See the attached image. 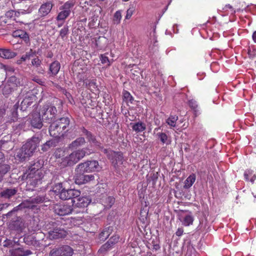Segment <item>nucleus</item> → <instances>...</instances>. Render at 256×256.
<instances>
[{"label":"nucleus","instance_id":"1","mask_svg":"<svg viewBox=\"0 0 256 256\" xmlns=\"http://www.w3.org/2000/svg\"><path fill=\"white\" fill-rule=\"evenodd\" d=\"M41 140L38 136H34L18 150L15 155V158L20 162L26 160L32 156L40 143Z\"/></svg>","mask_w":256,"mask_h":256},{"label":"nucleus","instance_id":"2","mask_svg":"<svg viewBox=\"0 0 256 256\" xmlns=\"http://www.w3.org/2000/svg\"><path fill=\"white\" fill-rule=\"evenodd\" d=\"M70 124L68 118H62L52 122L49 128V132L52 136L60 138L64 136L68 131V127Z\"/></svg>","mask_w":256,"mask_h":256},{"label":"nucleus","instance_id":"3","mask_svg":"<svg viewBox=\"0 0 256 256\" xmlns=\"http://www.w3.org/2000/svg\"><path fill=\"white\" fill-rule=\"evenodd\" d=\"M86 150L87 148H84L73 152L70 154L62 159V165L66 166L74 164L86 156Z\"/></svg>","mask_w":256,"mask_h":256},{"label":"nucleus","instance_id":"4","mask_svg":"<svg viewBox=\"0 0 256 256\" xmlns=\"http://www.w3.org/2000/svg\"><path fill=\"white\" fill-rule=\"evenodd\" d=\"M102 168L97 160H87L80 164L78 166V172H98Z\"/></svg>","mask_w":256,"mask_h":256},{"label":"nucleus","instance_id":"5","mask_svg":"<svg viewBox=\"0 0 256 256\" xmlns=\"http://www.w3.org/2000/svg\"><path fill=\"white\" fill-rule=\"evenodd\" d=\"M76 2L74 0H70L64 2L60 7V12L56 16L58 21H64L68 18Z\"/></svg>","mask_w":256,"mask_h":256},{"label":"nucleus","instance_id":"6","mask_svg":"<svg viewBox=\"0 0 256 256\" xmlns=\"http://www.w3.org/2000/svg\"><path fill=\"white\" fill-rule=\"evenodd\" d=\"M57 112L56 108L50 103L46 104L41 108L40 114L44 120L51 122L54 118Z\"/></svg>","mask_w":256,"mask_h":256},{"label":"nucleus","instance_id":"7","mask_svg":"<svg viewBox=\"0 0 256 256\" xmlns=\"http://www.w3.org/2000/svg\"><path fill=\"white\" fill-rule=\"evenodd\" d=\"M39 160L32 165L27 172V178L34 179V180H38L42 178V173L40 169L42 167Z\"/></svg>","mask_w":256,"mask_h":256},{"label":"nucleus","instance_id":"8","mask_svg":"<svg viewBox=\"0 0 256 256\" xmlns=\"http://www.w3.org/2000/svg\"><path fill=\"white\" fill-rule=\"evenodd\" d=\"M104 151L108 154V158L112 161L114 167L118 166L123 164L124 157L122 152L106 150H104Z\"/></svg>","mask_w":256,"mask_h":256},{"label":"nucleus","instance_id":"9","mask_svg":"<svg viewBox=\"0 0 256 256\" xmlns=\"http://www.w3.org/2000/svg\"><path fill=\"white\" fill-rule=\"evenodd\" d=\"M91 200L86 196H78L74 197L72 200V208L74 210L76 208H84L86 207ZM75 211V210H74Z\"/></svg>","mask_w":256,"mask_h":256},{"label":"nucleus","instance_id":"10","mask_svg":"<svg viewBox=\"0 0 256 256\" xmlns=\"http://www.w3.org/2000/svg\"><path fill=\"white\" fill-rule=\"evenodd\" d=\"M54 212L59 216H65L74 212L72 206L66 204H56L54 208Z\"/></svg>","mask_w":256,"mask_h":256},{"label":"nucleus","instance_id":"11","mask_svg":"<svg viewBox=\"0 0 256 256\" xmlns=\"http://www.w3.org/2000/svg\"><path fill=\"white\" fill-rule=\"evenodd\" d=\"M80 192L78 190L75 189H66L64 188L63 190L60 194L59 197L60 199L63 200L72 199L74 197H77L80 195Z\"/></svg>","mask_w":256,"mask_h":256},{"label":"nucleus","instance_id":"12","mask_svg":"<svg viewBox=\"0 0 256 256\" xmlns=\"http://www.w3.org/2000/svg\"><path fill=\"white\" fill-rule=\"evenodd\" d=\"M30 123L32 126L36 128L40 129L42 126V120L40 113L34 112L30 116Z\"/></svg>","mask_w":256,"mask_h":256},{"label":"nucleus","instance_id":"13","mask_svg":"<svg viewBox=\"0 0 256 256\" xmlns=\"http://www.w3.org/2000/svg\"><path fill=\"white\" fill-rule=\"evenodd\" d=\"M34 98L35 96L31 92H28L20 103L21 110H26V108L32 103Z\"/></svg>","mask_w":256,"mask_h":256},{"label":"nucleus","instance_id":"14","mask_svg":"<svg viewBox=\"0 0 256 256\" xmlns=\"http://www.w3.org/2000/svg\"><path fill=\"white\" fill-rule=\"evenodd\" d=\"M10 256H28L32 254L30 250H24L23 248L16 246L15 248L10 250Z\"/></svg>","mask_w":256,"mask_h":256},{"label":"nucleus","instance_id":"15","mask_svg":"<svg viewBox=\"0 0 256 256\" xmlns=\"http://www.w3.org/2000/svg\"><path fill=\"white\" fill-rule=\"evenodd\" d=\"M66 235V231L60 228H55L48 232V237L51 240L64 238Z\"/></svg>","mask_w":256,"mask_h":256},{"label":"nucleus","instance_id":"16","mask_svg":"<svg viewBox=\"0 0 256 256\" xmlns=\"http://www.w3.org/2000/svg\"><path fill=\"white\" fill-rule=\"evenodd\" d=\"M53 6L52 2L48 1L43 4L40 7L38 12L41 16H46L48 14Z\"/></svg>","mask_w":256,"mask_h":256},{"label":"nucleus","instance_id":"17","mask_svg":"<svg viewBox=\"0 0 256 256\" xmlns=\"http://www.w3.org/2000/svg\"><path fill=\"white\" fill-rule=\"evenodd\" d=\"M24 226V223L21 218H17L16 220L12 222L9 224V228L12 230L21 231Z\"/></svg>","mask_w":256,"mask_h":256},{"label":"nucleus","instance_id":"18","mask_svg":"<svg viewBox=\"0 0 256 256\" xmlns=\"http://www.w3.org/2000/svg\"><path fill=\"white\" fill-rule=\"evenodd\" d=\"M12 36L14 38H20L26 44H28L30 41L28 34L22 30H18L14 31L12 32Z\"/></svg>","mask_w":256,"mask_h":256},{"label":"nucleus","instance_id":"19","mask_svg":"<svg viewBox=\"0 0 256 256\" xmlns=\"http://www.w3.org/2000/svg\"><path fill=\"white\" fill-rule=\"evenodd\" d=\"M100 202L106 208H110L114 202V198L112 196L104 195L100 200Z\"/></svg>","mask_w":256,"mask_h":256},{"label":"nucleus","instance_id":"20","mask_svg":"<svg viewBox=\"0 0 256 256\" xmlns=\"http://www.w3.org/2000/svg\"><path fill=\"white\" fill-rule=\"evenodd\" d=\"M86 143L85 139L82 137H80L72 141L69 145L68 148L72 150L76 149L78 148L83 146Z\"/></svg>","mask_w":256,"mask_h":256},{"label":"nucleus","instance_id":"21","mask_svg":"<svg viewBox=\"0 0 256 256\" xmlns=\"http://www.w3.org/2000/svg\"><path fill=\"white\" fill-rule=\"evenodd\" d=\"M60 68V63L58 61L52 62L49 68V74L54 76L58 74Z\"/></svg>","mask_w":256,"mask_h":256},{"label":"nucleus","instance_id":"22","mask_svg":"<svg viewBox=\"0 0 256 256\" xmlns=\"http://www.w3.org/2000/svg\"><path fill=\"white\" fill-rule=\"evenodd\" d=\"M16 56L14 52H12L8 49H0V57L9 59L14 58Z\"/></svg>","mask_w":256,"mask_h":256},{"label":"nucleus","instance_id":"23","mask_svg":"<svg viewBox=\"0 0 256 256\" xmlns=\"http://www.w3.org/2000/svg\"><path fill=\"white\" fill-rule=\"evenodd\" d=\"M132 130L136 132H140L146 128V125L142 122H138L134 124H130Z\"/></svg>","mask_w":256,"mask_h":256},{"label":"nucleus","instance_id":"24","mask_svg":"<svg viewBox=\"0 0 256 256\" xmlns=\"http://www.w3.org/2000/svg\"><path fill=\"white\" fill-rule=\"evenodd\" d=\"M17 190L16 188H7L0 192V196L4 198H10L16 194Z\"/></svg>","mask_w":256,"mask_h":256},{"label":"nucleus","instance_id":"25","mask_svg":"<svg viewBox=\"0 0 256 256\" xmlns=\"http://www.w3.org/2000/svg\"><path fill=\"white\" fill-rule=\"evenodd\" d=\"M194 220V218L193 216L192 215L191 212H189L188 214H186L183 220H182V224L186 226H188L192 224Z\"/></svg>","mask_w":256,"mask_h":256},{"label":"nucleus","instance_id":"26","mask_svg":"<svg viewBox=\"0 0 256 256\" xmlns=\"http://www.w3.org/2000/svg\"><path fill=\"white\" fill-rule=\"evenodd\" d=\"M112 228L108 226L105 228L99 234V238L101 240H105L112 232Z\"/></svg>","mask_w":256,"mask_h":256},{"label":"nucleus","instance_id":"27","mask_svg":"<svg viewBox=\"0 0 256 256\" xmlns=\"http://www.w3.org/2000/svg\"><path fill=\"white\" fill-rule=\"evenodd\" d=\"M196 180V176L194 174H192L188 176L184 181V188H189L194 184Z\"/></svg>","mask_w":256,"mask_h":256},{"label":"nucleus","instance_id":"28","mask_svg":"<svg viewBox=\"0 0 256 256\" xmlns=\"http://www.w3.org/2000/svg\"><path fill=\"white\" fill-rule=\"evenodd\" d=\"M61 256H72L73 250L68 246H64L60 248Z\"/></svg>","mask_w":256,"mask_h":256},{"label":"nucleus","instance_id":"29","mask_svg":"<svg viewBox=\"0 0 256 256\" xmlns=\"http://www.w3.org/2000/svg\"><path fill=\"white\" fill-rule=\"evenodd\" d=\"M120 238V236L116 234L111 237L108 241L104 245H103L102 248H108L109 246H112L118 242Z\"/></svg>","mask_w":256,"mask_h":256},{"label":"nucleus","instance_id":"30","mask_svg":"<svg viewBox=\"0 0 256 256\" xmlns=\"http://www.w3.org/2000/svg\"><path fill=\"white\" fill-rule=\"evenodd\" d=\"M14 88L20 85V80L15 76H10L7 82Z\"/></svg>","mask_w":256,"mask_h":256},{"label":"nucleus","instance_id":"31","mask_svg":"<svg viewBox=\"0 0 256 256\" xmlns=\"http://www.w3.org/2000/svg\"><path fill=\"white\" fill-rule=\"evenodd\" d=\"M34 206V199H32L31 200H24L20 204H19L18 207V208H32Z\"/></svg>","mask_w":256,"mask_h":256},{"label":"nucleus","instance_id":"32","mask_svg":"<svg viewBox=\"0 0 256 256\" xmlns=\"http://www.w3.org/2000/svg\"><path fill=\"white\" fill-rule=\"evenodd\" d=\"M3 246L6 248H14L16 246H18L19 244L13 240L10 239H6L2 242Z\"/></svg>","mask_w":256,"mask_h":256},{"label":"nucleus","instance_id":"33","mask_svg":"<svg viewBox=\"0 0 256 256\" xmlns=\"http://www.w3.org/2000/svg\"><path fill=\"white\" fill-rule=\"evenodd\" d=\"M84 84L88 88L90 89L92 91L96 90L97 88L96 82L94 80H86L84 81Z\"/></svg>","mask_w":256,"mask_h":256},{"label":"nucleus","instance_id":"34","mask_svg":"<svg viewBox=\"0 0 256 256\" xmlns=\"http://www.w3.org/2000/svg\"><path fill=\"white\" fill-rule=\"evenodd\" d=\"M80 172L76 174L74 176V182L78 185L82 184L84 183V174Z\"/></svg>","mask_w":256,"mask_h":256},{"label":"nucleus","instance_id":"35","mask_svg":"<svg viewBox=\"0 0 256 256\" xmlns=\"http://www.w3.org/2000/svg\"><path fill=\"white\" fill-rule=\"evenodd\" d=\"M157 136L163 144H170V141L168 140V136L164 132H158L156 134Z\"/></svg>","mask_w":256,"mask_h":256},{"label":"nucleus","instance_id":"36","mask_svg":"<svg viewBox=\"0 0 256 256\" xmlns=\"http://www.w3.org/2000/svg\"><path fill=\"white\" fill-rule=\"evenodd\" d=\"M56 142L54 140H50L47 141L42 146V150L44 152L47 151L50 147L56 146Z\"/></svg>","mask_w":256,"mask_h":256},{"label":"nucleus","instance_id":"37","mask_svg":"<svg viewBox=\"0 0 256 256\" xmlns=\"http://www.w3.org/2000/svg\"><path fill=\"white\" fill-rule=\"evenodd\" d=\"M82 132L86 136V138L90 142H92L94 144H95L96 145L98 146H99L98 142H96L94 137L92 134L90 132H89L86 129H84Z\"/></svg>","mask_w":256,"mask_h":256},{"label":"nucleus","instance_id":"38","mask_svg":"<svg viewBox=\"0 0 256 256\" xmlns=\"http://www.w3.org/2000/svg\"><path fill=\"white\" fill-rule=\"evenodd\" d=\"M15 88L12 87L10 84L6 82L3 88H2V94L6 96L10 94L12 90H14Z\"/></svg>","mask_w":256,"mask_h":256},{"label":"nucleus","instance_id":"39","mask_svg":"<svg viewBox=\"0 0 256 256\" xmlns=\"http://www.w3.org/2000/svg\"><path fill=\"white\" fill-rule=\"evenodd\" d=\"M178 120V116H170L167 120L166 123L172 127H175L176 122Z\"/></svg>","mask_w":256,"mask_h":256},{"label":"nucleus","instance_id":"40","mask_svg":"<svg viewBox=\"0 0 256 256\" xmlns=\"http://www.w3.org/2000/svg\"><path fill=\"white\" fill-rule=\"evenodd\" d=\"M123 100L127 104H132L134 98L129 92L124 91L123 92Z\"/></svg>","mask_w":256,"mask_h":256},{"label":"nucleus","instance_id":"41","mask_svg":"<svg viewBox=\"0 0 256 256\" xmlns=\"http://www.w3.org/2000/svg\"><path fill=\"white\" fill-rule=\"evenodd\" d=\"M64 188H63L62 184V182H59L56 184L52 188V190L56 194L60 196V194L63 190Z\"/></svg>","mask_w":256,"mask_h":256},{"label":"nucleus","instance_id":"42","mask_svg":"<svg viewBox=\"0 0 256 256\" xmlns=\"http://www.w3.org/2000/svg\"><path fill=\"white\" fill-rule=\"evenodd\" d=\"M122 19V14L120 11H116L114 16L113 23L115 24H118L120 23Z\"/></svg>","mask_w":256,"mask_h":256},{"label":"nucleus","instance_id":"43","mask_svg":"<svg viewBox=\"0 0 256 256\" xmlns=\"http://www.w3.org/2000/svg\"><path fill=\"white\" fill-rule=\"evenodd\" d=\"M100 58L101 62L103 64H106V66H108L110 65V62L108 57L106 56L105 54H100Z\"/></svg>","mask_w":256,"mask_h":256},{"label":"nucleus","instance_id":"44","mask_svg":"<svg viewBox=\"0 0 256 256\" xmlns=\"http://www.w3.org/2000/svg\"><path fill=\"white\" fill-rule=\"evenodd\" d=\"M42 61L38 58H33L32 60V65L36 68L40 67Z\"/></svg>","mask_w":256,"mask_h":256},{"label":"nucleus","instance_id":"45","mask_svg":"<svg viewBox=\"0 0 256 256\" xmlns=\"http://www.w3.org/2000/svg\"><path fill=\"white\" fill-rule=\"evenodd\" d=\"M62 253L60 252V248H53L50 253V256H61Z\"/></svg>","mask_w":256,"mask_h":256},{"label":"nucleus","instance_id":"46","mask_svg":"<svg viewBox=\"0 0 256 256\" xmlns=\"http://www.w3.org/2000/svg\"><path fill=\"white\" fill-rule=\"evenodd\" d=\"M134 10L133 8H130L126 11V16H125L126 19H130L132 14H134Z\"/></svg>","mask_w":256,"mask_h":256},{"label":"nucleus","instance_id":"47","mask_svg":"<svg viewBox=\"0 0 256 256\" xmlns=\"http://www.w3.org/2000/svg\"><path fill=\"white\" fill-rule=\"evenodd\" d=\"M94 180V174H84V183L90 182Z\"/></svg>","mask_w":256,"mask_h":256},{"label":"nucleus","instance_id":"48","mask_svg":"<svg viewBox=\"0 0 256 256\" xmlns=\"http://www.w3.org/2000/svg\"><path fill=\"white\" fill-rule=\"evenodd\" d=\"M68 26H64L61 30H60V36L63 38H64L68 33Z\"/></svg>","mask_w":256,"mask_h":256},{"label":"nucleus","instance_id":"49","mask_svg":"<svg viewBox=\"0 0 256 256\" xmlns=\"http://www.w3.org/2000/svg\"><path fill=\"white\" fill-rule=\"evenodd\" d=\"M9 111L8 109H6L4 108H0V121L2 120L4 118V116L6 114H8Z\"/></svg>","mask_w":256,"mask_h":256},{"label":"nucleus","instance_id":"50","mask_svg":"<svg viewBox=\"0 0 256 256\" xmlns=\"http://www.w3.org/2000/svg\"><path fill=\"white\" fill-rule=\"evenodd\" d=\"M30 59V54H24L22 55L21 58H20V59L18 60V64H22V62H24L26 61V60H28Z\"/></svg>","mask_w":256,"mask_h":256},{"label":"nucleus","instance_id":"51","mask_svg":"<svg viewBox=\"0 0 256 256\" xmlns=\"http://www.w3.org/2000/svg\"><path fill=\"white\" fill-rule=\"evenodd\" d=\"M188 104L194 110L196 109L198 106L196 102L194 100H190Z\"/></svg>","mask_w":256,"mask_h":256},{"label":"nucleus","instance_id":"52","mask_svg":"<svg viewBox=\"0 0 256 256\" xmlns=\"http://www.w3.org/2000/svg\"><path fill=\"white\" fill-rule=\"evenodd\" d=\"M252 171L250 170H248L245 171V172L244 173V179L246 181L250 180L248 176H249V175H251L252 174Z\"/></svg>","mask_w":256,"mask_h":256},{"label":"nucleus","instance_id":"53","mask_svg":"<svg viewBox=\"0 0 256 256\" xmlns=\"http://www.w3.org/2000/svg\"><path fill=\"white\" fill-rule=\"evenodd\" d=\"M32 80H34V82H36L37 83L39 84H41V85H42L44 83V82L42 80H41L40 78L38 76H34L33 78H32Z\"/></svg>","mask_w":256,"mask_h":256},{"label":"nucleus","instance_id":"54","mask_svg":"<svg viewBox=\"0 0 256 256\" xmlns=\"http://www.w3.org/2000/svg\"><path fill=\"white\" fill-rule=\"evenodd\" d=\"M183 232H184L183 228H178L176 232V234L178 236H180L183 234Z\"/></svg>","mask_w":256,"mask_h":256},{"label":"nucleus","instance_id":"55","mask_svg":"<svg viewBox=\"0 0 256 256\" xmlns=\"http://www.w3.org/2000/svg\"><path fill=\"white\" fill-rule=\"evenodd\" d=\"M64 151L61 149H58L55 152L56 156L57 158H59L60 156L61 153H63Z\"/></svg>","mask_w":256,"mask_h":256},{"label":"nucleus","instance_id":"56","mask_svg":"<svg viewBox=\"0 0 256 256\" xmlns=\"http://www.w3.org/2000/svg\"><path fill=\"white\" fill-rule=\"evenodd\" d=\"M14 14H15V12L14 10H11L8 12L6 14V16L8 17H12Z\"/></svg>","mask_w":256,"mask_h":256},{"label":"nucleus","instance_id":"57","mask_svg":"<svg viewBox=\"0 0 256 256\" xmlns=\"http://www.w3.org/2000/svg\"><path fill=\"white\" fill-rule=\"evenodd\" d=\"M18 208V206H17V207L14 208L13 209V210H11V211L9 212L6 214V216H11V214H12L14 212L17 210Z\"/></svg>","mask_w":256,"mask_h":256},{"label":"nucleus","instance_id":"58","mask_svg":"<svg viewBox=\"0 0 256 256\" xmlns=\"http://www.w3.org/2000/svg\"><path fill=\"white\" fill-rule=\"evenodd\" d=\"M34 9V6H30L28 9L26 10L27 13H30L32 12L33 10Z\"/></svg>","mask_w":256,"mask_h":256},{"label":"nucleus","instance_id":"59","mask_svg":"<svg viewBox=\"0 0 256 256\" xmlns=\"http://www.w3.org/2000/svg\"><path fill=\"white\" fill-rule=\"evenodd\" d=\"M252 38L254 42L256 43V30L253 32Z\"/></svg>","mask_w":256,"mask_h":256},{"label":"nucleus","instance_id":"60","mask_svg":"<svg viewBox=\"0 0 256 256\" xmlns=\"http://www.w3.org/2000/svg\"><path fill=\"white\" fill-rule=\"evenodd\" d=\"M8 206V204H0V211L2 210L4 208V206L7 207Z\"/></svg>","mask_w":256,"mask_h":256},{"label":"nucleus","instance_id":"61","mask_svg":"<svg viewBox=\"0 0 256 256\" xmlns=\"http://www.w3.org/2000/svg\"><path fill=\"white\" fill-rule=\"evenodd\" d=\"M26 54H30V58L33 56L34 52H32V49L30 50L28 52H26Z\"/></svg>","mask_w":256,"mask_h":256},{"label":"nucleus","instance_id":"62","mask_svg":"<svg viewBox=\"0 0 256 256\" xmlns=\"http://www.w3.org/2000/svg\"><path fill=\"white\" fill-rule=\"evenodd\" d=\"M256 178V175H254L250 179V181L252 183H254L255 180Z\"/></svg>","mask_w":256,"mask_h":256},{"label":"nucleus","instance_id":"63","mask_svg":"<svg viewBox=\"0 0 256 256\" xmlns=\"http://www.w3.org/2000/svg\"><path fill=\"white\" fill-rule=\"evenodd\" d=\"M225 7H226V8H232V6H230L229 4H226Z\"/></svg>","mask_w":256,"mask_h":256},{"label":"nucleus","instance_id":"64","mask_svg":"<svg viewBox=\"0 0 256 256\" xmlns=\"http://www.w3.org/2000/svg\"><path fill=\"white\" fill-rule=\"evenodd\" d=\"M43 72H44V70L42 69L40 70H38L39 73H42Z\"/></svg>","mask_w":256,"mask_h":256}]
</instances>
